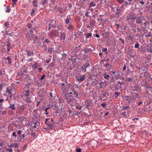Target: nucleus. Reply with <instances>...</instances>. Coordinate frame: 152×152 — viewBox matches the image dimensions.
<instances>
[{"label": "nucleus", "mask_w": 152, "mask_h": 152, "mask_svg": "<svg viewBox=\"0 0 152 152\" xmlns=\"http://www.w3.org/2000/svg\"><path fill=\"white\" fill-rule=\"evenodd\" d=\"M38 0H33V3H37Z\"/></svg>", "instance_id": "54"}, {"label": "nucleus", "mask_w": 152, "mask_h": 152, "mask_svg": "<svg viewBox=\"0 0 152 152\" xmlns=\"http://www.w3.org/2000/svg\"><path fill=\"white\" fill-rule=\"evenodd\" d=\"M119 40H121L122 41V43H124V40H123L122 39H119Z\"/></svg>", "instance_id": "61"}, {"label": "nucleus", "mask_w": 152, "mask_h": 152, "mask_svg": "<svg viewBox=\"0 0 152 152\" xmlns=\"http://www.w3.org/2000/svg\"><path fill=\"white\" fill-rule=\"evenodd\" d=\"M58 11L59 12H62V10H61V9H60V7H59V8H58Z\"/></svg>", "instance_id": "55"}, {"label": "nucleus", "mask_w": 152, "mask_h": 152, "mask_svg": "<svg viewBox=\"0 0 152 152\" xmlns=\"http://www.w3.org/2000/svg\"><path fill=\"white\" fill-rule=\"evenodd\" d=\"M39 123L37 122L34 123H32L31 124V127L30 128L31 130L32 131L37 130L39 128Z\"/></svg>", "instance_id": "1"}, {"label": "nucleus", "mask_w": 152, "mask_h": 152, "mask_svg": "<svg viewBox=\"0 0 152 152\" xmlns=\"http://www.w3.org/2000/svg\"><path fill=\"white\" fill-rule=\"evenodd\" d=\"M117 1L120 3H122L123 2L124 0H117Z\"/></svg>", "instance_id": "37"}, {"label": "nucleus", "mask_w": 152, "mask_h": 152, "mask_svg": "<svg viewBox=\"0 0 152 152\" xmlns=\"http://www.w3.org/2000/svg\"><path fill=\"white\" fill-rule=\"evenodd\" d=\"M108 114H109V112H107L105 113V115L107 116V115H108Z\"/></svg>", "instance_id": "59"}, {"label": "nucleus", "mask_w": 152, "mask_h": 152, "mask_svg": "<svg viewBox=\"0 0 152 152\" xmlns=\"http://www.w3.org/2000/svg\"><path fill=\"white\" fill-rule=\"evenodd\" d=\"M71 85L70 84H68L67 86L64 87H62L61 88V91L64 94H65L67 91H69V89L70 88Z\"/></svg>", "instance_id": "3"}, {"label": "nucleus", "mask_w": 152, "mask_h": 152, "mask_svg": "<svg viewBox=\"0 0 152 152\" xmlns=\"http://www.w3.org/2000/svg\"><path fill=\"white\" fill-rule=\"evenodd\" d=\"M67 28L68 30H73L74 29V27L72 25H69V27Z\"/></svg>", "instance_id": "17"}, {"label": "nucleus", "mask_w": 152, "mask_h": 152, "mask_svg": "<svg viewBox=\"0 0 152 152\" xmlns=\"http://www.w3.org/2000/svg\"><path fill=\"white\" fill-rule=\"evenodd\" d=\"M104 76L105 79L107 80H109V78L110 77V76L109 75H104Z\"/></svg>", "instance_id": "20"}, {"label": "nucleus", "mask_w": 152, "mask_h": 152, "mask_svg": "<svg viewBox=\"0 0 152 152\" xmlns=\"http://www.w3.org/2000/svg\"><path fill=\"white\" fill-rule=\"evenodd\" d=\"M6 92L7 93H9V94H11V90L9 89V88H7L6 89Z\"/></svg>", "instance_id": "19"}, {"label": "nucleus", "mask_w": 152, "mask_h": 152, "mask_svg": "<svg viewBox=\"0 0 152 152\" xmlns=\"http://www.w3.org/2000/svg\"><path fill=\"white\" fill-rule=\"evenodd\" d=\"M150 45L151 46L150 48H148L147 49V50L148 52L152 53V45Z\"/></svg>", "instance_id": "14"}, {"label": "nucleus", "mask_w": 152, "mask_h": 152, "mask_svg": "<svg viewBox=\"0 0 152 152\" xmlns=\"http://www.w3.org/2000/svg\"><path fill=\"white\" fill-rule=\"evenodd\" d=\"M90 7H95L96 6V4L95 3H94V2H92L90 3Z\"/></svg>", "instance_id": "21"}, {"label": "nucleus", "mask_w": 152, "mask_h": 152, "mask_svg": "<svg viewBox=\"0 0 152 152\" xmlns=\"http://www.w3.org/2000/svg\"><path fill=\"white\" fill-rule=\"evenodd\" d=\"M25 137V134H23V135H22V138H24Z\"/></svg>", "instance_id": "62"}, {"label": "nucleus", "mask_w": 152, "mask_h": 152, "mask_svg": "<svg viewBox=\"0 0 152 152\" xmlns=\"http://www.w3.org/2000/svg\"><path fill=\"white\" fill-rule=\"evenodd\" d=\"M85 75H83L82 77H81L80 78L78 79V80L79 81H82L85 80Z\"/></svg>", "instance_id": "11"}, {"label": "nucleus", "mask_w": 152, "mask_h": 152, "mask_svg": "<svg viewBox=\"0 0 152 152\" xmlns=\"http://www.w3.org/2000/svg\"><path fill=\"white\" fill-rule=\"evenodd\" d=\"M92 35V34L91 33H89L88 34H87L86 36V37L87 38H89Z\"/></svg>", "instance_id": "23"}, {"label": "nucleus", "mask_w": 152, "mask_h": 152, "mask_svg": "<svg viewBox=\"0 0 152 152\" xmlns=\"http://www.w3.org/2000/svg\"><path fill=\"white\" fill-rule=\"evenodd\" d=\"M82 150L80 148H77L76 150V152H81Z\"/></svg>", "instance_id": "33"}, {"label": "nucleus", "mask_w": 152, "mask_h": 152, "mask_svg": "<svg viewBox=\"0 0 152 152\" xmlns=\"http://www.w3.org/2000/svg\"><path fill=\"white\" fill-rule=\"evenodd\" d=\"M38 67V64L36 62H35V63L32 65V68L33 70L34 71H35Z\"/></svg>", "instance_id": "7"}, {"label": "nucleus", "mask_w": 152, "mask_h": 152, "mask_svg": "<svg viewBox=\"0 0 152 152\" xmlns=\"http://www.w3.org/2000/svg\"><path fill=\"white\" fill-rule=\"evenodd\" d=\"M126 68V65H124V67L123 69V71H124Z\"/></svg>", "instance_id": "46"}, {"label": "nucleus", "mask_w": 152, "mask_h": 152, "mask_svg": "<svg viewBox=\"0 0 152 152\" xmlns=\"http://www.w3.org/2000/svg\"><path fill=\"white\" fill-rule=\"evenodd\" d=\"M140 3L141 4H145V3L143 1H140Z\"/></svg>", "instance_id": "52"}, {"label": "nucleus", "mask_w": 152, "mask_h": 152, "mask_svg": "<svg viewBox=\"0 0 152 152\" xmlns=\"http://www.w3.org/2000/svg\"><path fill=\"white\" fill-rule=\"evenodd\" d=\"M37 3H33V6L36 7H37L38 6L37 4Z\"/></svg>", "instance_id": "32"}, {"label": "nucleus", "mask_w": 152, "mask_h": 152, "mask_svg": "<svg viewBox=\"0 0 152 152\" xmlns=\"http://www.w3.org/2000/svg\"><path fill=\"white\" fill-rule=\"evenodd\" d=\"M7 50L8 52H9L10 50V44H7Z\"/></svg>", "instance_id": "18"}, {"label": "nucleus", "mask_w": 152, "mask_h": 152, "mask_svg": "<svg viewBox=\"0 0 152 152\" xmlns=\"http://www.w3.org/2000/svg\"><path fill=\"white\" fill-rule=\"evenodd\" d=\"M18 147V145L17 143H12L10 145V147L13 148H17Z\"/></svg>", "instance_id": "13"}, {"label": "nucleus", "mask_w": 152, "mask_h": 152, "mask_svg": "<svg viewBox=\"0 0 152 152\" xmlns=\"http://www.w3.org/2000/svg\"><path fill=\"white\" fill-rule=\"evenodd\" d=\"M136 22L137 23H142V21L140 18H138L136 20Z\"/></svg>", "instance_id": "16"}, {"label": "nucleus", "mask_w": 152, "mask_h": 152, "mask_svg": "<svg viewBox=\"0 0 152 152\" xmlns=\"http://www.w3.org/2000/svg\"><path fill=\"white\" fill-rule=\"evenodd\" d=\"M12 135H13V136L14 137H16L17 135H16V132H13Z\"/></svg>", "instance_id": "39"}, {"label": "nucleus", "mask_w": 152, "mask_h": 152, "mask_svg": "<svg viewBox=\"0 0 152 152\" xmlns=\"http://www.w3.org/2000/svg\"><path fill=\"white\" fill-rule=\"evenodd\" d=\"M3 101V99H0V103H1V102H2Z\"/></svg>", "instance_id": "63"}, {"label": "nucleus", "mask_w": 152, "mask_h": 152, "mask_svg": "<svg viewBox=\"0 0 152 152\" xmlns=\"http://www.w3.org/2000/svg\"><path fill=\"white\" fill-rule=\"evenodd\" d=\"M88 66H83L85 68V72L86 71V67H88Z\"/></svg>", "instance_id": "58"}, {"label": "nucleus", "mask_w": 152, "mask_h": 152, "mask_svg": "<svg viewBox=\"0 0 152 152\" xmlns=\"http://www.w3.org/2000/svg\"><path fill=\"white\" fill-rule=\"evenodd\" d=\"M27 26L28 28H30L32 26L31 24L30 23L28 24Z\"/></svg>", "instance_id": "35"}, {"label": "nucleus", "mask_w": 152, "mask_h": 152, "mask_svg": "<svg viewBox=\"0 0 152 152\" xmlns=\"http://www.w3.org/2000/svg\"><path fill=\"white\" fill-rule=\"evenodd\" d=\"M35 10L34 9H32V11L30 13V15L31 16H33L34 15V14L35 12Z\"/></svg>", "instance_id": "27"}, {"label": "nucleus", "mask_w": 152, "mask_h": 152, "mask_svg": "<svg viewBox=\"0 0 152 152\" xmlns=\"http://www.w3.org/2000/svg\"><path fill=\"white\" fill-rule=\"evenodd\" d=\"M31 136L33 137H36V135L35 133L34 132H32L31 133Z\"/></svg>", "instance_id": "26"}, {"label": "nucleus", "mask_w": 152, "mask_h": 152, "mask_svg": "<svg viewBox=\"0 0 152 152\" xmlns=\"http://www.w3.org/2000/svg\"><path fill=\"white\" fill-rule=\"evenodd\" d=\"M69 20L68 18H67L65 20V23L66 24H68L69 23Z\"/></svg>", "instance_id": "29"}, {"label": "nucleus", "mask_w": 152, "mask_h": 152, "mask_svg": "<svg viewBox=\"0 0 152 152\" xmlns=\"http://www.w3.org/2000/svg\"><path fill=\"white\" fill-rule=\"evenodd\" d=\"M51 60V59L49 58L48 59L46 60V61L47 63H48L50 62Z\"/></svg>", "instance_id": "48"}, {"label": "nucleus", "mask_w": 152, "mask_h": 152, "mask_svg": "<svg viewBox=\"0 0 152 152\" xmlns=\"http://www.w3.org/2000/svg\"><path fill=\"white\" fill-rule=\"evenodd\" d=\"M126 112H123L121 113V115H124V116H125L126 115Z\"/></svg>", "instance_id": "47"}, {"label": "nucleus", "mask_w": 152, "mask_h": 152, "mask_svg": "<svg viewBox=\"0 0 152 152\" xmlns=\"http://www.w3.org/2000/svg\"><path fill=\"white\" fill-rule=\"evenodd\" d=\"M62 87H65L66 86H65V84L64 83H63L62 84Z\"/></svg>", "instance_id": "56"}, {"label": "nucleus", "mask_w": 152, "mask_h": 152, "mask_svg": "<svg viewBox=\"0 0 152 152\" xmlns=\"http://www.w3.org/2000/svg\"><path fill=\"white\" fill-rule=\"evenodd\" d=\"M47 125V127L45 128L46 130H51L53 129L54 126L52 124H46Z\"/></svg>", "instance_id": "6"}, {"label": "nucleus", "mask_w": 152, "mask_h": 152, "mask_svg": "<svg viewBox=\"0 0 152 152\" xmlns=\"http://www.w3.org/2000/svg\"><path fill=\"white\" fill-rule=\"evenodd\" d=\"M66 34L64 33H61L60 39L61 40H64L65 38Z\"/></svg>", "instance_id": "8"}, {"label": "nucleus", "mask_w": 152, "mask_h": 152, "mask_svg": "<svg viewBox=\"0 0 152 152\" xmlns=\"http://www.w3.org/2000/svg\"><path fill=\"white\" fill-rule=\"evenodd\" d=\"M10 10L9 9V7H7V10L6 11V12H10Z\"/></svg>", "instance_id": "34"}, {"label": "nucleus", "mask_w": 152, "mask_h": 152, "mask_svg": "<svg viewBox=\"0 0 152 152\" xmlns=\"http://www.w3.org/2000/svg\"><path fill=\"white\" fill-rule=\"evenodd\" d=\"M17 0H12V2L13 3V5L12 6L13 7H14V4H16V3L17 2Z\"/></svg>", "instance_id": "31"}, {"label": "nucleus", "mask_w": 152, "mask_h": 152, "mask_svg": "<svg viewBox=\"0 0 152 152\" xmlns=\"http://www.w3.org/2000/svg\"><path fill=\"white\" fill-rule=\"evenodd\" d=\"M44 42L47 43H49L50 42V41L48 39H46L44 40Z\"/></svg>", "instance_id": "40"}, {"label": "nucleus", "mask_w": 152, "mask_h": 152, "mask_svg": "<svg viewBox=\"0 0 152 152\" xmlns=\"http://www.w3.org/2000/svg\"><path fill=\"white\" fill-rule=\"evenodd\" d=\"M139 47V45L138 42H136L134 45V48H138Z\"/></svg>", "instance_id": "25"}, {"label": "nucleus", "mask_w": 152, "mask_h": 152, "mask_svg": "<svg viewBox=\"0 0 152 152\" xmlns=\"http://www.w3.org/2000/svg\"><path fill=\"white\" fill-rule=\"evenodd\" d=\"M9 107L11 109L14 110L15 109V106L14 104H10V106H9Z\"/></svg>", "instance_id": "24"}, {"label": "nucleus", "mask_w": 152, "mask_h": 152, "mask_svg": "<svg viewBox=\"0 0 152 152\" xmlns=\"http://www.w3.org/2000/svg\"><path fill=\"white\" fill-rule=\"evenodd\" d=\"M115 95H116L117 96H116V97H117V96H118L120 95V93L116 92L115 93Z\"/></svg>", "instance_id": "43"}, {"label": "nucleus", "mask_w": 152, "mask_h": 152, "mask_svg": "<svg viewBox=\"0 0 152 152\" xmlns=\"http://www.w3.org/2000/svg\"><path fill=\"white\" fill-rule=\"evenodd\" d=\"M30 96V90H28L26 91L25 94H24L25 97H28Z\"/></svg>", "instance_id": "9"}, {"label": "nucleus", "mask_w": 152, "mask_h": 152, "mask_svg": "<svg viewBox=\"0 0 152 152\" xmlns=\"http://www.w3.org/2000/svg\"><path fill=\"white\" fill-rule=\"evenodd\" d=\"M27 54L28 56H30L32 55L33 54V51H31V50H27Z\"/></svg>", "instance_id": "12"}, {"label": "nucleus", "mask_w": 152, "mask_h": 152, "mask_svg": "<svg viewBox=\"0 0 152 152\" xmlns=\"http://www.w3.org/2000/svg\"><path fill=\"white\" fill-rule=\"evenodd\" d=\"M135 120H138L139 119L137 118H134L133 119V121H134Z\"/></svg>", "instance_id": "60"}, {"label": "nucleus", "mask_w": 152, "mask_h": 152, "mask_svg": "<svg viewBox=\"0 0 152 152\" xmlns=\"http://www.w3.org/2000/svg\"><path fill=\"white\" fill-rule=\"evenodd\" d=\"M21 131H20V130H18L17 132V134L18 135H19V137H20V135L21 134Z\"/></svg>", "instance_id": "38"}, {"label": "nucleus", "mask_w": 152, "mask_h": 152, "mask_svg": "<svg viewBox=\"0 0 152 152\" xmlns=\"http://www.w3.org/2000/svg\"><path fill=\"white\" fill-rule=\"evenodd\" d=\"M7 59L8 61V63L9 64H11V58L9 57H8L7 58Z\"/></svg>", "instance_id": "22"}, {"label": "nucleus", "mask_w": 152, "mask_h": 152, "mask_svg": "<svg viewBox=\"0 0 152 152\" xmlns=\"http://www.w3.org/2000/svg\"><path fill=\"white\" fill-rule=\"evenodd\" d=\"M38 70H39L38 72H40L42 70V68H38Z\"/></svg>", "instance_id": "53"}, {"label": "nucleus", "mask_w": 152, "mask_h": 152, "mask_svg": "<svg viewBox=\"0 0 152 152\" xmlns=\"http://www.w3.org/2000/svg\"><path fill=\"white\" fill-rule=\"evenodd\" d=\"M129 106L124 107V110H127L128 108H129Z\"/></svg>", "instance_id": "42"}, {"label": "nucleus", "mask_w": 152, "mask_h": 152, "mask_svg": "<svg viewBox=\"0 0 152 152\" xmlns=\"http://www.w3.org/2000/svg\"><path fill=\"white\" fill-rule=\"evenodd\" d=\"M58 31L54 30L51 31L49 34L48 36L51 38H52L54 37H56L58 36Z\"/></svg>", "instance_id": "2"}, {"label": "nucleus", "mask_w": 152, "mask_h": 152, "mask_svg": "<svg viewBox=\"0 0 152 152\" xmlns=\"http://www.w3.org/2000/svg\"><path fill=\"white\" fill-rule=\"evenodd\" d=\"M52 2L53 4L55 3V0H53L51 1Z\"/></svg>", "instance_id": "64"}, {"label": "nucleus", "mask_w": 152, "mask_h": 152, "mask_svg": "<svg viewBox=\"0 0 152 152\" xmlns=\"http://www.w3.org/2000/svg\"><path fill=\"white\" fill-rule=\"evenodd\" d=\"M9 25V23L8 22H6L5 24V26L7 27Z\"/></svg>", "instance_id": "49"}, {"label": "nucleus", "mask_w": 152, "mask_h": 152, "mask_svg": "<svg viewBox=\"0 0 152 152\" xmlns=\"http://www.w3.org/2000/svg\"><path fill=\"white\" fill-rule=\"evenodd\" d=\"M49 120V118H47V119H46V120H45V124H48V123H47V121Z\"/></svg>", "instance_id": "50"}, {"label": "nucleus", "mask_w": 152, "mask_h": 152, "mask_svg": "<svg viewBox=\"0 0 152 152\" xmlns=\"http://www.w3.org/2000/svg\"><path fill=\"white\" fill-rule=\"evenodd\" d=\"M26 101L27 102H31V99L30 97H26Z\"/></svg>", "instance_id": "15"}, {"label": "nucleus", "mask_w": 152, "mask_h": 152, "mask_svg": "<svg viewBox=\"0 0 152 152\" xmlns=\"http://www.w3.org/2000/svg\"><path fill=\"white\" fill-rule=\"evenodd\" d=\"M7 151H9V152H12L13 151L12 149V148L10 149H8L7 150Z\"/></svg>", "instance_id": "45"}, {"label": "nucleus", "mask_w": 152, "mask_h": 152, "mask_svg": "<svg viewBox=\"0 0 152 152\" xmlns=\"http://www.w3.org/2000/svg\"><path fill=\"white\" fill-rule=\"evenodd\" d=\"M49 109H50V107H48L46 108L45 109V112H46V113H45V114L46 115H47L48 114L49 112H48V110Z\"/></svg>", "instance_id": "28"}, {"label": "nucleus", "mask_w": 152, "mask_h": 152, "mask_svg": "<svg viewBox=\"0 0 152 152\" xmlns=\"http://www.w3.org/2000/svg\"><path fill=\"white\" fill-rule=\"evenodd\" d=\"M66 99L67 102L68 103H69L73 100V97L72 95H69L66 97Z\"/></svg>", "instance_id": "4"}, {"label": "nucleus", "mask_w": 152, "mask_h": 152, "mask_svg": "<svg viewBox=\"0 0 152 152\" xmlns=\"http://www.w3.org/2000/svg\"><path fill=\"white\" fill-rule=\"evenodd\" d=\"M134 37L132 35H130L129 36V39H130L131 40H132V39H133Z\"/></svg>", "instance_id": "30"}, {"label": "nucleus", "mask_w": 152, "mask_h": 152, "mask_svg": "<svg viewBox=\"0 0 152 152\" xmlns=\"http://www.w3.org/2000/svg\"><path fill=\"white\" fill-rule=\"evenodd\" d=\"M107 48H104L102 49V51L103 52H106L107 51Z\"/></svg>", "instance_id": "41"}, {"label": "nucleus", "mask_w": 152, "mask_h": 152, "mask_svg": "<svg viewBox=\"0 0 152 152\" xmlns=\"http://www.w3.org/2000/svg\"><path fill=\"white\" fill-rule=\"evenodd\" d=\"M45 76V75H43L41 77L40 80H43L44 79Z\"/></svg>", "instance_id": "36"}, {"label": "nucleus", "mask_w": 152, "mask_h": 152, "mask_svg": "<svg viewBox=\"0 0 152 152\" xmlns=\"http://www.w3.org/2000/svg\"><path fill=\"white\" fill-rule=\"evenodd\" d=\"M20 109L22 110V111H23L24 109V108L23 107H20Z\"/></svg>", "instance_id": "57"}, {"label": "nucleus", "mask_w": 152, "mask_h": 152, "mask_svg": "<svg viewBox=\"0 0 152 152\" xmlns=\"http://www.w3.org/2000/svg\"><path fill=\"white\" fill-rule=\"evenodd\" d=\"M101 105L103 107H104L106 106V104L104 102L102 103Z\"/></svg>", "instance_id": "44"}, {"label": "nucleus", "mask_w": 152, "mask_h": 152, "mask_svg": "<svg viewBox=\"0 0 152 152\" xmlns=\"http://www.w3.org/2000/svg\"><path fill=\"white\" fill-rule=\"evenodd\" d=\"M48 0H42L41 1V4L43 6L45 5L48 3Z\"/></svg>", "instance_id": "10"}, {"label": "nucleus", "mask_w": 152, "mask_h": 152, "mask_svg": "<svg viewBox=\"0 0 152 152\" xmlns=\"http://www.w3.org/2000/svg\"><path fill=\"white\" fill-rule=\"evenodd\" d=\"M72 92H70L69 93V94L71 95V94H73V95H75L74 96V97L77 98V97L78 96V94L77 93V91H75L74 90H72Z\"/></svg>", "instance_id": "5"}, {"label": "nucleus", "mask_w": 152, "mask_h": 152, "mask_svg": "<svg viewBox=\"0 0 152 152\" xmlns=\"http://www.w3.org/2000/svg\"><path fill=\"white\" fill-rule=\"evenodd\" d=\"M94 36L97 38H99L100 37L99 36L98 34H96L95 36H94Z\"/></svg>", "instance_id": "51"}]
</instances>
